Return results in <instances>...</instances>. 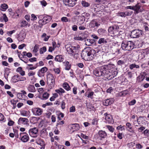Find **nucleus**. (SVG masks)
Wrapping results in <instances>:
<instances>
[{
  "label": "nucleus",
  "instance_id": "obj_1",
  "mask_svg": "<svg viewBox=\"0 0 149 149\" xmlns=\"http://www.w3.org/2000/svg\"><path fill=\"white\" fill-rule=\"evenodd\" d=\"M81 56L82 58L86 61L92 60L96 56L95 51L90 47L84 49L82 51Z\"/></svg>",
  "mask_w": 149,
  "mask_h": 149
},
{
  "label": "nucleus",
  "instance_id": "obj_2",
  "mask_svg": "<svg viewBox=\"0 0 149 149\" xmlns=\"http://www.w3.org/2000/svg\"><path fill=\"white\" fill-rule=\"evenodd\" d=\"M65 47L68 53L72 56H75L76 58L78 57V53L80 48L79 45L77 46H72L71 45L68 44L65 45Z\"/></svg>",
  "mask_w": 149,
  "mask_h": 149
},
{
  "label": "nucleus",
  "instance_id": "obj_3",
  "mask_svg": "<svg viewBox=\"0 0 149 149\" xmlns=\"http://www.w3.org/2000/svg\"><path fill=\"white\" fill-rule=\"evenodd\" d=\"M134 45L132 41H123L121 44V48L123 50L130 51L134 48Z\"/></svg>",
  "mask_w": 149,
  "mask_h": 149
},
{
  "label": "nucleus",
  "instance_id": "obj_4",
  "mask_svg": "<svg viewBox=\"0 0 149 149\" xmlns=\"http://www.w3.org/2000/svg\"><path fill=\"white\" fill-rule=\"evenodd\" d=\"M47 82L50 88L54 87L55 84V79L53 75L50 73L47 75Z\"/></svg>",
  "mask_w": 149,
  "mask_h": 149
},
{
  "label": "nucleus",
  "instance_id": "obj_5",
  "mask_svg": "<svg viewBox=\"0 0 149 149\" xmlns=\"http://www.w3.org/2000/svg\"><path fill=\"white\" fill-rule=\"evenodd\" d=\"M101 69L102 70V76L108 79V77L110 74V69L109 66L108 65H104L101 66Z\"/></svg>",
  "mask_w": 149,
  "mask_h": 149
},
{
  "label": "nucleus",
  "instance_id": "obj_6",
  "mask_svg": "<svg viewBox=\"0 0 149 149\" xmlns=\"http://www.w3.org/2000/svg\"><path fill=\"white\" fill-rule=\"evenodd\" d=\"M142 34V31L139 29H134L131 32L130 36L133 38L139 37Z\"/></svg>",
  "mask_w": 149,
  "mask_h": 149
},
{
  "label": "nucleus",
  "instance_id": "obj_7",
  "mask_svg": "<svg viewBox=\"0 0 149 149\" xmlns=\"http://www.w3.org/2000/svg\"><path fill=\"white\" fill-rule=\"evenodd\" d=\"M51 19V17L49 16H45L43 17L42 19H40L38 21V23L42 26L43 25L49 22Z\"/></svg>",
  "mask_w": 149,
  "mask_h": 149
},
{
  "label": "nucleus",
  "instance_id": "obj_8",
  "mask_svg": "<svg viewBox=\"0 0 149 149\" xmlns=\"http://www.w3.org/2000/svg\"><path fill=\"white\" fill-rule=\"evenodd\" d=\"M38 132V130L36 127L30 129L29 130V133L30 136L33 137L37 136Z\"/></svg>",
  "mask_w": 149,
  "mask_h": 149
},
{
  "label": "nucleus",
  "instance_id": "obj_9",
  "mask_svg": "<svg viewBox=\"0 0 149 149\" xmlns=\"http://www.w3.org/2000/svg\"><path fill=\"white\" fill-rule=\"evenodd\" d=\"M21 140L24 142H26L29 140V137L27 134L26 132L21 133L20 134Z\"/></svg>",
  "mask_w": 149,
  "mask_h": 149
},
{
  "label": "nucleus",
  "instance_id": "obj_10",
  "mask_svg": "<svg viewBox=\"0 0 149 149\" xmlns=\"http://www.w3.org/2000/svg\"><path fill=\"white\" fill-rule=\"evenodd\" d=\"M33 114L35 116H39L42 114V109L39 108H33L31 109Z\"/></svg>",
  "mask_w": 149,
  "mask_h": 149
},
{
  "label": "nucleus",
  "instance_id": "obj_11",
  "mask_svg": "<svg viewBox=\"0 0 149 149\" xmlns=\"http://www.w3.org/2000/svg\"><path fill=\"white\" fill-rule=\"evenodd\" d=\"M77 0H63L64 3L66 6L73 7L76 4Z\"/></svg>",
  "mask_w": 149,
  "mask_h": 149
},
{
  "label": "nucleus",
  "instance_id": "obj_12",
  "mask_svg": "<svg viewBox=\"0 0 149 149\" xmlns=\"http://www.w3.org/2000/svg\"><path fill=\"white\" fill-rule=\"evenodd\" d=\"M110 75L109 74V76L108 77V80H111L116 76L118 72L115 69H113L112 70L110 69Z\"/></svg>",
  "mask_w": 149,
  "mask_h": 149
},
{
  "label": "nucleus",
  "instance_id": "obj_13",
  "mask_svg": "<svg viewBox=\"0 0 149 149\" xmlns=\"http://www.w3.org/2000/svg\"><path fill=\"white\" fill-rule=\"evenodd\" d=\"M133 10H134V13L137 14L142 12L143 9L141 8V6L139 4H137L135 6H133Z\"/></svg>",
  "mask_w": 149,
  "mask_h": 149
},
{
  "label": "nucleus",
  "instance_id": "obj_14",
  "mask_svg": "<svg viewBox=\"0 0 149 149\" xmlns=\"http://www.w3.org/2000/svg\"><path fill=\"white\" fill-rule=\"evenodd\" d=\"M102 70L101 69V67L96 68L93 70L94 74L96 76L100 77L102 75Z\"/></svg>",
  "mask_w": 149,
  "mask_h": 149
},
{
  "label": "nucleus",
  "instance_id": "obj_15",
  "mask_svg": "<svg viewBox=\"0 0 149 149\" xmlns=\"http://www.w3.org/2000/svg\"><path fill=\"white\" fill-rule=\"evenodd\" d=\"M114 101V99L113 98L108 99L103 101V104L107 106L113 103Z\"/></svg>",
  "mask_w": 149,
  "mask_h": 149
},
{
  "label": "nucleus",
  "instance_id": "obj_16",
  "mask_svg": "<svg viewBox=\"0 0 149 149\" xmlns=\"http://www.w3.org/2000/svg\"><path fill=\"white\" fill-rule=\"evenodd\" d=\"M113 31L112 35H111V36H115L118 35L119 33V28L118 26L117 25H113Z\"/></svg>",
  "mask_w": 149,
  "mask_h": 149
},
{
  "label": "nucleus",
  "instance_id": "obj_17",
  "mask_svg": "<svg viewBox=\"0 0 149 149\" xmlns=\"http://www.w3.org/2000/svg\"><path fill=\"white\" fill-rule=\"evenodd\" d=\"M47 70V68L46 67L42 68L39 70L38 72V75L39 77H41L43 76L44 74H43L46 72Z\"/></svg>",
  "mask_w": 149,
  "mask_h": 149
},
{
  "label": "nucleus",
  "instance_id": "obj_18",
  "mask_svg": "<svg viewBox=\"0 0 149 149\" xmlns=\"http://www.w3.org/2000/svg\"><path fill=\"white\" fill-rule=\"evenodd\" d=\"M29 120L27 118H20L18 120V123L19 125L22 124L26 125L27 124Z\"/></svg>",
  "mask_w": 149,
  "mask_h": 149
},
{
  "label": "nucleus",
  "instance_id": "obj_19",
  "mask_svg": "<svg viewBox=\"0 0 149 149\" xmlns=\"http://www.w3.org/2000/svg\"><path fill=\"white\" fill-rule=\"evenodd\" d=\"M105 119L107 123H113V121L112 119V116L109 114H106L105 113Z\"/></svg>",
  "mask_w": 149,
  "mask_h": 149
},
{
  "label": "nucleus",
  "instance_id": "obj_20",
  "mask_svg": "<svg viewBox=\"0 0 149 149\" xmlns=\"http://www.w3.org/2000/svg\"><path fill=\"white\" fill-rule=\"evenodd\" d=\"M100 25V24L98 23L95 19L92 20L89 25V26L91 28L94 27L95 26L98 27Z\"/></svg>",
  "mask_w": 149,
  "mask_h": 149
},
{
  "label": "nucleus",
  "instance_id": "obj_21",
  "mask_svg": "<svg viewBox=\"0 0 149 149\" xmlns=\"http://www.w3.org/2000/svg\"><path fill=\"white\" fill-rule=\"evenodd\" d=\"M96 40L94 39H87L85 40L86 45L90 46L95 42Z\"/></svg>",
  "mask_w": 149,
  "mask_h": 149
},
{
  "label": "nucleus",
  "instance_id": "obj_22",
  "mask_svg": "<svg viewBox=\"0 0 149 149\" xmlns=\"http://www.w3.org/2000/svg\"><path fill=\"white\" fill-rule=\"evenodd\" d=\"M99 136L102 138H104L107 136V133L105 131L100 130L98 132Z\"/></svg>",
  "mask_w": 149,
  "mask_h": 149
},
{
  "label": "nucleus",
  "instance_id": "obj_23",
  "mask_svg": "<svg viewBox=\"0 0 149 149\" xmlns=\"http://www.w3.org/2000/svg\"><path fill=\"white\" fill-rule=\"evenodd\" d=\"M26 34L24 33H21L18 35L17 39L19 41L23 40L25 38Z\"/></svg>",
  "mask_w": 149,
  "mask_h": 149
},
{
  "label": "nucleus",
  "instance_id": "obj_24",
  "mask_svg": "<svg viewBox=\"0 0 149 149\" xmlns=\"http://www.w3.org/2000/svg\"><path fill=\"white\" fill-rule=\"evenodd\" d=\"M132 11H125L120 13V16L122 17H125L127 16H130L132 13Z\"/></svg>",
  "mask_w": 149,
  "mask_h": 149
},
{
  "label": "nucleus",
  "instance_id": "obj_25",
  "mask_svg": "<svg viewBox=\"0 0 149 149\" xmlns=\"http://www.w3.org/2000/svg\"><path fill=\"white\" fill-rule=\"evenodd\" d=\"M64 58L63 56L61 55L56 56L54 60L56 61L59 62H62L63 61Z\"/></svg>",
  "mask_w": 149,
  "mask_h": 149
},
{
  "label": "nucleus",
  "instance_id": "obj_26",
  "mask_svg": "<svg viewBox=\"0 0 149 149\" xmlns=\"http://www.w3.org/2000/svg\"><path fill=\"white\" fill-rule=\"evenodd\" d=\"M71 129L74 131H77L79 130L80 127L79 125L77 123H75L72 125Z\"/></svg>",
  "mask_w": 149,
  "mask_h": 149
},
{
  "label": "nucleus",
  "instance_id": "obj_27",
  "mask_svg": "<svg viewBox=\"0 0 149 149\" xmlns=\"http://www.w3.org/2000/svg\"><path fill=\"white\" fill-rule=\"evenodd\" d=\"M16 71L18 72L21 75L23 76L25 74V72L22 70V68L21 67H19L16 70Z\"/></svg>",
  "mask_w": 149,
  "mask_h": 149
},
{
  "label": "nucleus",
  "instance_id": "obj_28",
  "mask_svg": "<svg viewBox=\"0 0 149 149\" xmlns=\"http://www.w3.org/2000/svg\"><path fill=\"white\" fill-rule=\"evenodd\" d=\"M65 66V69L66 70H69L71 68V65L70 64L69 62L68 61H66V62H63Z\"/></svg>",
  "mask_w": 149,
  "mask_h": 149
},
{
  "label": "nucleus",
  "instance_id": "obj_29",
  "mask_svg": "<svg viewBox=\"0 0 149 149\" xmlns=\"http://www.w3.org/2000/svg\"><path fill=\"white\" fill-rule=\"evenodd\" d=\"M63 88L67 91L70 90L71 88L70 86L67 83H64L63 84Z\"/></svg>",
  "mask_w": 149,
  "mask_h": 149
},
{
  "label": "nucleus",
  "instance_id": "obj_30",
  "mask_svg": "<svg viewBox=\"0 0 149 149\" xmlns=\"http://www.w3.org/2000/svg\"><path fill=\"white\" fill-rule=\"evenodd\" d=\"M107 42L106 39L104 38L100 39L98 42V44L102 45L106 43Z\"/></svg>",
  "mask_w": 149,
  "mask_h": 149
},
{
  "label": "nucleus",
  "instance_id": "obj_31",
  "mask_svg": "<svg viewBox=\"0 0 149 149\" xmlns=\"http://www.w3.org/2000/svg\"><path fill=\"white\" fill-rule=\"evenodd\" d=\"M130 68L132 70L134 68H139V66L138 65L136 64L135 63H133L129 65Z\"/></svg>",
  "mask_w": 149,
  "mask_h": 149
},
{
  "label": "nucleus",
  "instance_id": "obj_32",
  "mask_svg": "<svg viewBox=\"0 0 149 149\" xmlns=\"http://www.w3.org/2000/svg\"><path fill=\"white\" fill-rule=\"evenodd\" d=\"M28 89L30 92H34L35 91V88L33 85H30L28 87Z\"/></svg>",
  "mask_w": 149,
  "mask_h": 149
},
{
  "label": "nucleus",
  "instance_id": "obj_33",
  "mask_svg": "<svg viewBox=\"0 0 149 149\" xmlns=\"http://www.w3.org/2000/svg\"><path fill=\"white\" fill-rule=\"evenodd\" d=\"M19 75H16L13 76L12 79V81L13 83H16L19 81Z\"/></svg>",
  "mask_w": 149,
  "mask_h": 149
},
{
  "label": "nucleus",
  "instance_id": "obj_34",
  "mask_svg": "<svg viewBox=\"0 0 149 149\" xmlns=\"http://www.w3.org/2000/svg\"><path fill=\"white\" fill-rule=\"evenodd\" d=\"M87 109L89 110H93L94 107L92 104L90 103L87 102L86 103Z\"/></svg>",
  "mask_w": 149,
  "mask_h": 149
},
{
  "label": "nucleus",
  "instance_id": "obj_35",
  "mask_svg": "<svg viewBox=\"0 0 149 149\" xmlns=\"http://www.w3.org/2000/svg\"><path fill=\"white\" fill-rule=\"evenodd\" d=\"M125 63L124 60H119L117 62V64L118 65L122 67L124 65Z\"/></svg>",
  "mask_w": 149,
  "mask_h": 149
},
{
  "label": "nucleus",
  "instance_id": "obj_36",
  "mask_svg": "<svg viewBox=\"0 0 149 149\" xmlns=\"http://www.w3.org/2000/svg\"><path fill=\"white\" fill-rule=\"evenodd\" d=\"M1 7L2 8L1 10L3 11H5L8 8V6L5 3H3L1 4Z\"/></svg>",
  "mask_w": 149,
  "mask_h": 149
},
{
  "label": "nucleus",
  "instance_id": "obj_37",
  "mask_svg": "<svg viewBox=\"0 0 149 149\" xmlns=\"http://www.w3.org/2000/svg\"><path fill=\"white\" fill-rule=\"evenodd\" d=\"M106 31V30L102 29H99L97 31L98 33L100 35H103L105 34Z\"/></svg>",
  "mask_w": 149,
  "mask_h": 149
},
{
  "label": "nucleus",
  "instance_id": "obj_38",
  "mask_svg": "<svg viewBox=\"0 0 149 149\" xmlns=\"http://www.w3.org/2000/svg\"><path fill=\"white\" fill-rule=\"evenodd\" d=\"M82 6L84 7H88L90 6V4L85 1H82L81 2Z\"/></svg>",
  "mask_w": 149,
  "mask_h": 149
},
{
  "label": "nucleus",
  "instance_id": "obj_39",
  "mask_svg": "<svg viewBox=\"0 0 149 149\" xmlns=\"http://www.w3.org/2000/svg\"><path fill=\"white\" fill-rule=\"evenodd\" d=\"M21 27H25L28 25V23L26 21L23 20L21 22Z\"/></svg>",
  "mask_w": 149,
  "mask_h": 149
},
{
  "label": "nucleus",
  "instance_id": "obj_40",
  "mask_svg": "<svg viewBox=\"0 0 149 149\" xmlns=\"http://www.w3.org/2000/svg\"><path fill=\"white\" fill-rule=\"evenodd\" d=\"M55 91L59 94L60 93H63L65 92V91L62 88H60L56 90Z\"/></svg>",
  "mask_w": 149,
  "mask_h": 149
},
{
  "label": "nucleus",
  "instance_id": "obj_41",
  "mask_svg": "<svg viewBox=\"0 0 149 149\" xmlns=\"http://www.w3.org/2000/svg\"><path fill=\"white\" fill-rule=\"evenodd\" d=\"M46 51V48L44 46L40 49V54H42Z\"/></svg>",
  "mask_w": 149,
  "mask_h": 149
},
{
  "label": "nucleus",
  "instance_id": "obj_42",
  "mask_svg": "<svg viewBox=\"0 0 149 149\" xmlns=\"http://www.w3.org/2000/svg\"><path fill=\"white\" fill-rule=\"evenodd\" d=\"M74 39L75 40H84L86 38L85 37H81V36H79L78 37H76L74 38Z\"/></svg>",
  "mask_w": 149,
  "mask_h": 149
},
{
  "label": "nucleus",
  "instance_id": "obj_43",
  "mask_svg": "<svg viewBox=\"0 0 149 149\" xmlns=\"http://www.w3.org/2000/svg\"><path fill=\"white\" fill-rule=\"evenodd\" d=\"M49 96V94L48 93L46 92L45 93L43 94L42 97L44 100H46L48 98Z\"/></svg>",
  "mask_w": 149,
  "mask_h": 149
},
{
  "label": "nucleus",
  "instance_id": "obj_44",
  "mask_svg": "<svg viewBox=\"0 0 149 149\" xmlns=\"http://www.w3.org/2000/svg\"><path fill=\"white\" fill-rule=\"evenodd\" d=\"M39 45H36L33 48V52L34 53H36L38 51V49L39 48Z\"/></svg>",
  "mask_w": 149,
  "mask_h": 149
},
{
  "label": "nucleus",
  "instance_id": "obj_45",
  "mask_svg": "<svg viewBox=\"0 0 149 149\" xmlns=\"http://www.w3.org/2000/svg\"><path fill=\"white\" fill-rule=\"evenodd\" d=\"M60 104H61V108L63 109H65V104L64 102V100H63L61 102Z\"/></svg>",
  "mask_w": 149,
  "mask_h": 149
},
{
  "label": "nucleus",
  "instance_id": "obj_46",
  "mask_svg": "<svg viewBox=\"0 0 149 149\" xmlns=\"http://www.w3.org/2000/svg\"><path fill=\"white\" fill-rule=\"evenodd\" d=\"M106 127L111 132H113L114 129L112 126L109 125H107Z\"/></svg>",
  "mask_w": 149,
  "mask_h": 149
},
{
  "label": "nucleus",
  "instance_id": "obj_47",
  "mask_svg": "<svg viewBox=\"0 0 149 149\" xmlns=\"http://www.w3.org/2000/svg\"><path fill=\"white\" fill-rule=\"evenodd\" d=\"M126 125L127 127V130H132V127L131 124L129 123H127L126 124Z\"/></svg>",
  "mask_w": 149,
  "mask_h": 149
},
{
  "label": "nucleus",
  "instance_id": "obj_48",
  "mask_svg": "<svg viewBox=\"0 0 149 149\" xmlns=\"http://www.w3.org/2000/svg\"><path fill=\"white\" fill-rule=\"evenodd\" d=\"M113 30V26L109 27L108 29L109 32L112 35Z\"/></svg>",
  "mask_w": 149,
  "mask_h": 149
},
{
  "label": "nucleus",
  "instance_id": "obj_49",
  "mask_svg": "<svg viewBox=\"0 0 149 149\" xmlns=\"http://www.w3.org/2000/svg\"><path fill=\"white\" fill-rule=\"evenodd\" d=\"M61 20L62 22H68V18L65 17H63L61 18Z\"/></svg>",
  "mask_w": 149,
  "mask_h": 149
},
{
  "label": "nucleus",
  "instance_id": "obj_50",
  "mask_svg": "<svg viewBox=\"0 0 149 149\" xmlns=\"http://www.w3.org/2000/svg\"><path fill=\"white\" fill-rule=\"evenodd\" d=\"M120 93L122 95L125 96L128 93V91L127 90L121 92Z\"/></svg>",
  "mask_w": 149,
  "mask_h": 149
},
{
  "label": "nucleus",
  "instance_id": "obj_51",
  "mask_svg": "<svg viewBox=\"0 0 149 149\" xmlns=\"http://www.w3.org/2000/svg\"><path fill=\"white\" fill-rule=\"evenodd\" d=\"M26 78L25 77H22L19 75V77L18 78L19 81H24L26 80Z\"/></svg>",
  "mask_w": 149,
  "mask_h": 149
},
{
  "label": "nucleus",
  "instance_id": "obj_52",
  "mask_svg": "<svg viewBox=\"0 0 149 149\" xmlns=\"http://www.w3.org/2000/svg\"><path fill=\"white\" fill-rule=\"evenodd\" d=\"M75 107L74 106H72L70 108V112H73L75 111Z\"/></svg>",
  "mask_w": 149,
  "mask_h": 149
},
{
  "label": "nucleus",
  "instance_id": "obj_53",
  "mask_svg": "<svg viewBox=\"0 0 149 149\" xmlns=\"http://www.w3.org/2000/svg\"><path fill=\"white\" fill-rule=\"evenodd\" d=\"M136 102V100H133L129 102L128 104L129 105H132L135 104Z\"/></svg>",
  "mask_w": 149,
  "mask_h": 149
},
{
  "label": "nucleus",
  "instance_id": "obj_54",
  "mask_svg": "<svg viewBox=\"0 0 149 149\" xmlns=\"http://www.w3.org/2000/svg\"><path fill=\"white\" fill-rule=\"evenodd\" d=\"M52 114L51 112L49 111H47L46 113H45V115L47 118H49Z\"/></svg>",
  "mask_w": 149,
  "mask_h": 149
},
{
  "label": "nucleus",
  "instance_id": "obj_55",
  "mask_svg": "<svg viewBox=\"0 0 149 149\" xmlns=\"http://www.w3.org/2000/svg\"><path fill=\"white\" fill-rule=\"evenodd\" d=\"M31 20L33 21H34L36 20L37 18L36 16L34 14H32L31 15Z\"/></svg>",
  "mask_w": 149,
  "mask_h": 149
},
{
  "label": "nucleus",
  "instance_id": "obj_56",
  "mask_svg": "<svg viewBox=\"0 0 149 149\" xmlns=\"http://www.w3.org/2000/svg\"><path fill=\"white\" fill-rule=\"evenodd\" d=\"M17 96L18 98L20 99H22L23 98V95L22 93H18L17 94Z\"/></svg>",
  "mask_w": 149,
  "mask_h": 149
},
{
  "label": "nucleus",
  "instance_id": "obj_57",
  "mask_svg": "<svg viewBox=\"0 0 149 149\" xmlns=\"http://www.w3.org/2000/svg\"><path fill=\"white\" fill-rule=\"evenodd\" d=\"M144 24H145L143 26L144 28V29L146 31H149V28L148 26L146 25V24L147 25V23L146 22Z\"/></svg>",
  "mask_w": 149,
  "mask_h": 149
},
{
  "label": "nucleus",
  "instance_id": "obj_58",
  "mask_svg": "<svg viewBox=\"0 0 149 149\" xmlns=\"http://www.w3.org/2000/svg\"><path fill=\"white\" fill-rule=\"evenodd\" d=\"M53 70L55 73L57 74H59L60 73V71L59 68H55Z\"/></svg>",
  "mask_w": 149,
  "mask_h": 149
},
{
  "label": "nucleus",
  "instance_id": "obj_59",
  "mask_svg": "<svg viewBox=\"0 0 149 149\" xmlns=\"http://www.w3.org/2000/svg\"><path fill=\"white\" fill-rule=\"evenodd\" d=\"M97 118H94L92 120V124L93 125H96L97 124Z\"/></svg>",
  "mask_w": 149,
  "mask_h": 149
},
{
  "label": "nucleus",
  "instance_id": "obj_60",
  "mask_svg": "<svg viewBox=\"0 0 149 149\" xmlns=\"http://www.w3.org/2000/svg\"><path fill=\"white\" fill-rule=\"evenodd\" d=\"M36 73L35 72H33V71H31L28 73V75L29 77H31L34 75Z\"/></svg>",
  "mask_w": 149,
  "mask_h": 149
},
{
  "label": "nucleus",
  "instance_id": "obj_61",
  "mask_svg": "<svg viewBox=\"0 0 149 149\" xmlns=\"http://www.w3.org/2000/svg\"><path fill=\"white\" fill-rule=\"evenodd\" d=\"M113 89L112 88V87H110L107 89L106 92L107 93H111L112 91H113Z\"/></svg>",
  "mask_w": 149,
  "mask_h": 149
},
{
  "label": "nucleus",
  "instance_id": "obj_62",
  "mask_svg": "<svg viewBox=\"0 0 149 149\" xmlns=\"http://www.w3.org/2000/svg\"><path fill=\"white\" fill-rule=\"evenodd\" d=\"M149 131L148 130L146 129L143 131V133L146 135L148 136L149 135L148 133Z\"/></svg>",
  "mask_w": 149,
  "mask_h": 149
},
{
  "label": "nucleus",
  "instance_id": "obj_63",
  "mask_svg": "<svg viewBox=\"0 0 149 149\" xmlns=\"http://www.w3.org/2000/svg\"><path fill=\"white\" fill-rule=\"evenodd\" d=\"M40 3L41 4L44 6H45L47 4L46 1L44 0L40 1Z\"/></svg>",
  "mask_w": 149,
  "mask_h": 149
},
{
  "label": "nucleus",
  "instance_id": "obj_64",
  "mask_svg": "<svg viewBox=\"0 0 149 149\" xmlns=\"http://www.w3.org/2000/svg\"><path fill=\"white\" fill-rule=\"evenodd\" d=\"M145 129V127L143 126H142L141 127L138 129V131L139 132H141L143 131Z\"/></svg>",
  "mask_w": 149,
  "mask_h": 149
}]
</instances>
